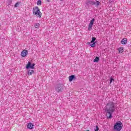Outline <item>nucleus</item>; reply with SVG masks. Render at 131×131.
I'll return each instance as SVG.
<instances>
[{
    "mask_svg": "<svg viewBox=\"0 0 131 131\" xmlns=\"http://www.w3.org/2000/svg\"><path fill=\"white\" fill-rule=\"evenodd\" d=\"M105 111L106 112V117L108 119L112 118V113L115 111V106L114 103L111 101H108L105 106Z\"/></svg>",
    "mask_w": 131,
    "mask_h": 131,
    "instance_id": "obj_1",
    "label": "nucleus"
},
{
    "mask_svg": "<svg viewBox=\"0 0 131 131\" xmlns=\"http://www.w3.org/2000/svg\"><path fill=\"white\" fill-rule=\"evenodd\" d=\"M123 127V124L122 122L120 121L116 122V123L114 125V131H120L122 129V127Z\"/></svg>",
    "mask_w": 131,
    "mask_h": 131,
    "instance_id": "obj_2",
    "label": "nucleus"
},
{
    "mask_svg": "<svg viewBox=\"0 0 131 131\" xmlns=\"http://www.w3.org/2000/svg\"><path fill=\"white\" fill-rule=\"evenodd\" d=\"M33 14L38 18H41V12L37 6L33 8Z\"/></svg>",
    "mask_w": 131,
    "mask_h": 131,
    "instance_id": "obj_3",
    "label": "nucleus"
},
{
    "mask_svg": "<svg viewBox=\"0 0 131 131\" xmlns=\"http://www.w3.org/2000/svg\"><path fill=\"white\" fill-rule=\"evenodd\" d=\"M86 4L87 5V6H89V5H96V7H99V6L100 5V1H96V2L93 0H88L86 2Z\"/></svg>",
    "mask_w": 131,
    "mask_h": 131,
    "instance_id": "obj_4",
    "label": "nucleus"
},
{
    "mask_svg": "<svg viewBox=\"0 0 131 131\" xmlns=\"http://www.w3.org/2000/svg\"><path fill=\"white\" fill-rule=\"evenodd\" d=\"M63 86L62 84H59L57 85L56 88H55V91L57 93H61V92H63Z\"/></svg>",
    "mask_w": 131,
    "mask_h": 131,
    "instance_id": "obj_5",
    "label": "nucleus"
},
{
    "mask_svg": "<svg viewBox=\"0 0 131 131\" xmlns=\"http://www.w3.org/2000/svg\"><path fill=\"white\" fill-rule=\"evenodd\" d=\"M96 39H97V38L95 37H93L92 38V40L90 42V43H92L90 45V46L91 47V48H95V47H96V43H97V41H96Z\"/></svg>",
    "mask_w": 131,
    "mask_h": 131,
    "instance_id": "obj_6",
    "label": "nucleus"
},
{
    "mask_svg": "<svg viewBox=\"0 0 131 131\" xmlns=\"http://www.w3.org/2000/svg\"><path fill=\"white\" fill-rule=\"evenodd\" d=\"M34 66H35V64L33 63L32 64H31V62H28L26 66V69H29V68H31V69H34Z\"/></svg>",
    "mask_w": 131,
    "mask_h": 131,
    "instance_id": "obj_7",
    "label": "nucleus"
},
{
    "mask_svg": "<svg viewBox=\"0 0 131 131\" xmlns=\"http://www.w3.org/2000/svg\"><path fill=\"white\" fill-rule=\"evenodd\" d=\"M28 55V50H24L21 53V57H26Z\"/></svg>",
    "mask_w": 131,
    "mask_h": 131,
    "instance_id": "obj_8",
    "label": "nucleus"
},
{
    "mask_svg": "<svg viewBox=\"0 0 131 131\" xmlns=\"http://www.w3.org/2000/svg\"><path fill=\"white\" fill-rule=\"evenodd\" d=\"M75 79H76V77L74 75H72L69 77V80L70 82H71L72 80H75Z\"/></svg>",
    "mask_w": 131,
    "mask_h": 131,
    "instance_id": "obj_9",
    "label": "nucleus"
},
{
    "mask_svg": "<svg viewBox=\"0 0 131 131\" xmlns=\"http://www.w3.org/2000/svg\"><path fill=\"white\" fill-rule=\"evenodd\" d=\"M34 126V125L32 124V123H29L27 125V128L29 129H33V127Z\"/></svg>",
    "mask_w": 131,
    "mask_h": 131,
    "instance_id": "obj_10",
    "label": "nucleus"
},
{
    "mask_svg": "<svg viewBox=\"0 0 131 131\" xmlns=\"http://www.w3.org/2000/svg\"><path fill=\"white\" fill-rule=\"evenodd\" d=\"M121 43L122 45H126L127 43V39L126 38H124L121 41Z\"/></svg>",
    "mask_w": 131,
    "mask_h": 131,
    "instance_id": "obj_11",
    "label": "nucleus"
},
{
    "mask_svg": "<svg viewBox=\"0 0 131 131\" xmlns=\"http://www.w3.org/2000/svg\"><path fill=\"white\" fill-rule=\"evenodd\" d=\"M34 73V71L33 70H29L28 71V75H32Z\"/></svg>",
    "mask_w": 131,
    "mask_h": 131,
    "instance_id": "obj_12",
    "label": "nucleus"
},
{
    "mask_svg": "<svg viewBox=\"0 0 131 131\" xmlns=\"http://www.w3.org/2000/svg\"><path fill=\"white\" fill-rule=\"evenodd\" d=\"M119 53L120 54H122L123 53V47H120L118 49Z\"/></svg>",
    "mask_w": 131,
    "mask_h": 131,
    "instance_id": "obj_13",
    "label": "nucleus"
},
{
    "mask_svg": "<svg viewBox=\"0 0 131 131\" xmlns=\"http://www.w3.org/2000/svg\"><path fill=\"white\" fill-rule=\"evenodd\" d=\"M99 60H100V58H99V57L96 56L94 59V60H93V62L98 63Z\"/></svg>",
    "mask_w": 131,
    "mask_h": 131,
    "instance_id": "obj_14",
    "label": "nucleus"
},
{
    "mask_svg": "<svg viewBox=\"0 0 131 131\" xmlns=\"http://www.w3.org/2000/svg\"><path fill=\"white\" fill-rule=\"evenodd\" d=\"M95 22V18H93L91 21L90 23L89 24V25H91L92 26H93V25H94V23Z\"/></svg>",
    "mask_w": 131,
    "mask_h": 131,
    "instance_id": "obj_15",
    "label": "nucleus"
},
{
    "mask_svg": "<svg viewBox=\"0 0 131 131\" xmlns=\"http://www.w3.org/2000/svg\"><path fill=\"white\" fill-rule=\"evenodd\" d=\"M40 25L39 23H36L34 25V27L35 28H39Z\"/></svg>",
    "mask_w": 131,
    "mask_h": 131,
    "instance_id": "obj_16",
    "label": "nucleus"
},
{
    "mask_svg": "<svg viewBox=\"0 0 131 131\" xmlns=\"http://www.w3.org/2000/svg\"><path fill=\"white\" fill-rule=\"evenodd\" d=\"M20 4H21V3H20V2H17V3H16L15 4V5H14V7H15V8H17V7L19 6V5H20Z\"/></svg>",
    "mask_w": 131,
    "mask_h": 131,
    "instance_id": "obj_17",
    "label": "nucleus"
},
{
    "mask_svg": "<svg viewBox=\"0 0 131 131\" xmlns=\"http://www.w3.org/2000/svg\"><path fill=\"white\" fill-rule=\"evenodd\" d=\"M113 81H114V79H113V78H112V77H111L110 78V83L111 84L112 83V82Z\"/></svg>",
    "mask_w": 131,
    "mask_h": 131,
    "instance_id": "obj_18",
    "label": "nucleus"
},
{
    "mask_svg": "<svg viewBox=\"0 0 131 131\" xmlns=\"http://www.w3.org/2000/svg\"><path fill=\"white\" fill-rule=\"evenodd\" d=\"M92 28H93V26H91L90 25H89L88 27V30L91 31V30H92Z\"/></svg>",
    "mask_w": 131,
    "mask_h": 131,
    "instance_id": "obj_19",
    "label": "nucleus"
},
{
    "mask_svg": "<svg viewBox=\"0 0 131 131\" xmlns=\"http://www.w3.org/2000/svg\"><path fill=\"white\" fill-rule=\"evenodd\" d=\"M94 130L95 131H99V126H98V125L96 126V128H95Z\"/></svg>",
    "mask_w": 131,
    "mask_h": 131,
    "instance_id": "obj_20",
    "label": "nucleus"
},
{
    "mask_svg": "<svg viewBox=\"0 0 131 131\" xmlns=\"http://www.w3.org/2000/svg\"><path fill=\"white\" fill-rule=\"evenodd\" d=\"M37 5H41V1L40 0H38L37 2Z\"/></svg>",
    "mask_w": 131,
    "mask_h": 131,
    "instance_id": "obj_21",
    "label": "nucleus"
},
{
    "mask_svg": "<svg viewBox=\"0 0 131 131\" xmlns=\"http://www.w3.org/2000/svg\"><path fill=\"white\" fill-rule=\"evenodd\" d=\"M10 4H11V3H12V1H10Z\"/></svg>",
    "mask_w": 131,
    "mask_h": 131,
    "instance_id": "obj_22",
    "label": "nucleus"
},
{
    "mask_svg": "<svg viewBox=\"0 0 131 131\" xmlns=\"http://www.w3.org/2000/svg\"><path fill=\"white\" fill-rule=\"evenodd\" d=\"M8 5H10V3H9Z\"/></svg>",
    "mask_w": 131,
    "mask_h": 131,
    "instance_id": "obj_23",
    "label": "nucleus"
},
{
    "mask_svg": "<svg viewBox=\"0 0 131 131\" xmlns=\"http://www.w3.org/2000/svg\"><path fill=\"white\" fill-rule=\"evenodd\" d=\"M48 1V2H49V0H47Z\"/></svg>",
    "mask_w": 131,
    "mask_h": 131,
    "instance_id": "obj_24",
    "label": "nucleus"
},
{
    "mask_svg": "<svg viewBox=\"0 0 131 131\" xmlns=\"http://www.w3.org/2000/svg\"><path fill=\"white\" fill-rule=\"evenodd\" d=\"M60 1H63V0H60Z\"/></svg>",
    "mask_w": 131,
    "mask_h": 131,
    "instance_id": "obj_25",
    "label": "nucleus"
},
{
    "mask_svg": "<svg viewBox=\"0 0 131 131\" xmlns=\"http://www.w3.org/2000/svg\"><path fill=\"white\" fill-rule=\"evenodd\" d=\"M0 27H1V25H0Z\"/></svg>",
    "mask_w": 131,
    "mask_h": 131,
    "instance_id": "obj_26",
    "label": "nucleus"
}]
</instances>
